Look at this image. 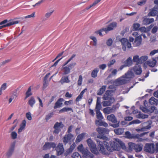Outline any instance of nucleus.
<instances>
[{"label":"nucleus","mask_w":158,"mask_h":158,"mask_svg":"<svg viewBox=\"0 0 158 158\" xmlns=\"http://www.w3.org/2000/svg\"><path fill=\"white\" fill-rule=\"evenodd\" d=\"M86 142L91 152L95 155L98 154L99 152L96 147V144L93 140L89 138L86 140Z\"/></svg>","instance_id":"nucleus-1"},{"label":"nucleus","mask_w":158,"mask_h":158,"mask_svg":"<svg viewBox=\"0 0 158 158\" xmlns=\"http://www.w3.org/2000/svg\"><path fill=\"white\" fill-rule=\"evenodd\" d=\"M107 118L108 121L111 122L112 123H114L110 125L111 126L114 128H117L119 126L120 122L117 120L114 114H111L107 115Z\"/></svg>","instance_id":"nucleus-2"},{"label":"nucleus","mask_w":158,"mask_h":158,"mask_svg":"<svg viewBox=\"0 0 158 158\" xmlns=\"http://www.w3.org/2000/svg\"><path fill=\"white\" fill-rule=\"evenodd\" d=\"M106 140H104L103 141H101L100 140H97V141L98 144V146L100 148L99 151L102 154H107V152L104 147V145L107 148L108 146V143L106 141Z\"/></svg>","instance_id":"nucleus-3"},{"label":"nucleus","mask_w":158,"mask_h":158,"mask_svg":"<svg viewBox=\"0 0 158 158\" xmlns=\"http://www.w3.org/2000/svg\"><path fill=\"white\" fill-rule=\"evenodd\" d=\"M74 139L75 137L73 135L69 133L64 135L63 138V141L65 144H66L68 143L71 144Z\"/></svg>","instance_id":"nucleus-4"},{"label":"nucleus","mask_w":158,"mask_h":158,"mask_svg":"<svg viewBox=\"0 0 158 158\" xmlns=\"http://www.w3.org/2000/svg\"><path fill=\"white\" fill-rule=\"evenodd\" d=\"M7 22L8 20L6 19L0 23V25H2L0 26V29L3 28L9 27L19 23V21H11L6 23Z\"/></svg>","instance_id":"nucleus-5"},{"label":"nucleus","mask_w":158,"mask_h":158,"mask_svg":"<svg viewBox=\"0 0 158 158\" xmlns=\"http://www.w3.org/2000/svg\"><path fill=\"white\" fill-rule=\"evenodd\" d=\"M96 131L98 132V134L97 135V137L100 139H102L103 141L107 140L108 138L104 135V133L103 128L99 127L96 129Z\"/></svg>","instance_id":"nucleus-6"},{"label":"nucleus","mask_w":158,"mask_h":158,"mask_svg":"<svg viewBox=\"0 0 158 158\" xmlns=\"http://www.w3.org/2000/svg\"><path fill=\"white\" fill-rule=\"evenodd\" d=\"M144 151L146 152L153 153L155 152V145L153 143H147L144 148Z\"/></svg>","instance_id":"nucleus-7"},{"label":"nucleus","mask_w":158,"mask_h":158,"mask_svg":"<svg viewBox=\"0 0 158 158\" xmlns=\"http://www.w3.org/2000/svg\"><path fill=\"white\" fill-rule=\"evenodd\" d=\"M148 132H143L140 134H133L132 139H137V141L138 142H142L146 140L145 139H143L142 137L145 134L148 133Z\"/></svg>","instance_id":"nucleus-8"},{"label":"nucleus","mask_w":158,"mask_h":158,"mask_svg":"<svg viewBox=\"0 0 158 158\" xmlns=\"http://www.w3.org/2000/svg\"><path fill=\"white\" fill-rule=\"evenodd\" d=\"M129 80L127 79L124 76L118 78L116 80L117 84L119 85L125 84L129 82Z\"/></svg>","instance_id":"nucleus-9"},{"label":"nucleus","mask_w":158,"mask_h":158,"mask_svg":"<svg viewBox=\"0 0 158 158\" xmlns=\"http://www.w3.org/2000/svg\"><path fill=\"white\" fill-rule=\"evenodd\" d=\"M119 148L117 146L116 143L114 141H111L110 142V147H107V149L110 152H113L114 150H118Z\"/></svg>","instance_id":"nucleus-10"},{"label":"nucleus","mask_w":158,"mask_h":158,"mask_svg":"<svg viewBox=\"0 0 158 158\" xmlns=\"http://www.w3.org/2000/svg\"><path fill=\"white\" fill-rule=\"evenodd\" d=\"M111 98L114 99L113 97V95L111 93L110 90H107L105 94L103 95L102 97L103 100L106 101L111 100Z\"/></svg>","instance_id":"nucleus-11"},{"label":"nucleus","mask_w":158,"mask_h":158,"mask_svg":"<svg viewBox=\"0 0 158 158\" xmlns=\"http://www.w3.org/2000/svg\"><path fill=\"white\" fill-rule=\"evenodd\" d=\"M56 144L53 142H46L43 146V149L46 150L50 149L51 148H54L56 147Z\"/></svg>","instance_id":"nucleus-12"},{"label":"nucleus","mask_w":158,"mask_h":158,"mask_svg":"<svg viewBox=\"0 0 158 158\" xmlns=\"http://www.w3.org/2000/svg\"><path fill=\"white\" fill-rule=\"evenodd\" d=\"M117 26V23L116 22H113L110 23L107 28H103L102 30L104 31L106 33H107L108 31L112 30Z\"/></svg>","instance_id":"nucleus-13"},{"label":"nucleus","mask_w":158,"mask_h":158,"mask_svg":"<svg viewBox=\"0 0 158 158\" xmlns=\"http://www.w3.org/2000/svg\"><path fill=\"white\" fill-rule=\"evenodd\" d=\"M56 150L58 156L62 155L64 151L63 144L61 143H59L56 148Z\"/></svg>","instance_id":"nucleus-14"},{"label":"nucleus","mask_w":158,"mask_h":158,"mask_svg":"<svg viewBox=\"0 0 158 158\" xmlns=\"http://www.w3.org/2000/svg\"><path fill=\"white\" fill-rule=\"evenodd\" d=\"M142 37L141 35L137 36L135 38L133 45L134 47H137L139 46L141 43Z\"/></svg>","instance_id":"nucleus-15"},{"label":"nucleus","mask_w":158,"mask_h":158,"mask_svg":"<svg viewBox=\"0 0 158 158\" xmlns=\"http://www.w3.org/2000/svg\"><path fill=\"white\" fill-rule=\"evenodd\" d=\"M114 99L111 98V100H109L102 102V104L103 107L109 106H110L114 102Z\"/></svg>","instance_id":"nucleus-16"},{"label":"nucleus","mask_w":158,"mask_h":158,"mask_svg":"<svg viewBox=\"0 0 158 158\" xmlns=\"http://www.w3.org/2000/svg\"><path fill=\"white\" fill-rule=\"evenodd\" d=\"M82 153L86 158H93L94 156V155L87 149H85Z\"/></svg>","instance_id":"nucleus-17"},{"label":"nucleus","mask_w":158,"mask_h":158,"mask_svg":"<svg viewBox=\"0 0 158 158\" xmlns=\"http://www.w3.org/2000/svg\"><path fill=\"white\" fill-rule=\"evenodd\" d=\"M64 101V99L62 98H60L55 103V106L54 107V109L61 107L62 104V102Z\"/></svg>","instance_id":"nucleus-18"},{"label":"nucleus","mask_w":158,"mask_h":158,"mask_svg":"<svg viewBox=\"0 0 158 158\" xmlns=\"http://www.w3.org/2000/svg\"><path fill=\"white\" fill-rule=\"evenodd\" d=\"M133 71L136 75H139L142 72V69L140 66L136 65L133 69Z\"/></svg>","instance_id":"nucleus-19"},{"label":"nucleus","mask_w":158,"mask_h":158,"mask_svg":"<svg viewBox=\"0 0 158 158\" xmlns=\"http://www.w3.org/2000/svg\"><path fill=\"white\" fill-rule=\"evenodd\" d=\"M120 41L121 42L123 45L122 49L123 51H125L126 50V44L128 42V40L127 39L123 38L120 40Z\"/></svg>","instance_id":"nucleus-20"},{"label":"nucleus","mask_w":158,"mask_h":158,"mask_svg":"<svg viewBox=\"0 0 158 158\" xmlns=\"http://www.w3.org/2000/svg\"><path fill=\"white\" fill-rule=\"evenodd\" d=\"M86 135V136H87L88 134L85 133H83L78 135L76 138L75 141L76 143H77L80 142L83 139Z\"/></svg>","instance_id":"nucleus-21"},{"label":"nucleus","mask_w":158,"mask_h":158,"mask_svg":"<svg viewBox=\"0 0 158 158\" xmlns=\"http://www.w3.org/2000/svg\"><path fill=\"white\" fill-rule=\"evenodd\" d=\"M154 20L153 18L150 19L144 18L143 20V24L145 25H147L154 22Z\"/></svg>","instance_id":"nucleus-22"},{"label":"nucleus","mask_w":158,"mask_h":158,"mask_svg":"<svg viewBox=\"0 0 158 158\" xmlns=\"http://www.w3.org/2000/svg\"><path fill=\"white\" fill-rule=\"evenodd\" d=\"M156 63V60L154 58L152 60H149L147 61V64L150 67H154Z\"/></svg>","instance_id":"nucleus-23"},{"label":"nucleus","mask_w":158,"mask_h":158,"mask_svg":"<svg viewBox=\"0 0 158 158\" xmlns=\"http://www.w3.org/2000/svg\"><path fill=\"white\" fill-rule=\"evenodd\" d=\"M15 143H14L11 146L8 151L7 153V155L8 156H10L13 154L15 148Z\"/></svg>","instance_id":"nucleus-24"},{"label":"nucleus","mask_w":158,"mask_h":158,"mask_svg":"<svg viewBox=\"0 0 158 158\" xmlns=\"http://www.w3.org/2000/svg\"><path fill=\"white\" fill-rule=\"evenodd\" d=\"M127 79L132 78L134 77V74L131 71H128L127 73L123 75Z\"/></svg>","instance_id":"nucleus-25"},{"label":"nucleus","mask_w":158,"mask_h":158,"mask_svg":"<svg viewBox=\"0 0 158 158\" xmlns=\"http://www.w3.org/2000/svg\"><path fill=\"white\" fill-rule=\"evenodd\" d=\"M26 123L25 120H24L23 121L22 123L20 126V127L18 130V133H19L21 132L22 130L26 126Z\"/></svg>","instance_id":"nucleus-26"},{"label":"nucleus","mask_w":158,"mask_h":158,"mask_svg":"<svg viewBox=\"0 0 158 158\" xmlns=\"http://www.w3.org/2000/svg\"><path fill=\"white\" fill-rule=\"evenodd\" d=\"M87 90L86 88H85L83 89L80 93V94L78 96L76 99V102H78L80 101L82 98L83 95L84 94L85 92Z\"/></svg>","instance_id":"nucleus-27"},{"label":"nucleus","mask_w":158,"mask_h":158,"mask_svg":"<svg viewBox=\"0 0 158 158\" xmlns=\"http://www.w3.org/2000/svg\"><path fill=\"white\" fill-rule=\"evenodd\" d=\"M70 80L67 76H64L62 77L60 81V82L63 84L64 83H69Z\"/></svg>","instance_id":"nucleus-28"},{"label":"nucleus","mask_w":158,"mask_h":158,"mask_svg":"<svg viewBox=\"0 0 158 158\" xmlns=\"http://www.w3.org/2000/svg\"><path fill=\"white\" fill-rule=\"evenodd\" d=\"M143 146L142 144H136L134 150L136 152H139L142 151Z\"/></svg>","instance_id":"nucleus-29"},{"label":"nucleus","mask_w":158,"mask_h":158,"mask_svg":"<svg viewBox=\"0 0 158 158\" xmlns=\"http://www.w3.org/2000/svg\"><path fill=\"white\" fill-rule=\"evenodd\" d=\"M62 70L64 72V75L68 74L70 73V69L67 66H66L65 67H63L62 68Z\"/></svg>","instance_id":"nucleus-30"},{"label":"nucleus","mask_w":158,"mask_h":158,"mask_svg":"<svg viewBox=\"0 0 158 158\" xmlns=\"http://www.w3.org/2000/svg\"><path fill=\"white\" fill-rule=\"evenodd\" d=\"M132 64L131 58V57L128 58L125 61V65L126 66H130Z\"/></svg>","instance_id":"nucleus-31"},{"label":"nucleus","mask_w":158,"mask_h":158,"mask_svg":"<svg viewBox=\"0 0 158 158\" xmlns=\"http://www.w3.org/2000/svg\"><path fill=\"white\" fill-rule=\"evenodd\" d=\"M115 133L118 135H121L124 132V129L123 128H118L114 130Z\"/></svg>","instance_id":"nucleus-32"},{"label":"nucleus","mask_w":158,"mask_h":158,"mask_svg":"<svg viewBox=\"0 0 158 158\" xmlns=\"http://www.w3.org/2000/svg\"><path fill=\"white\" fill-rule=\"evenodd\" d=\"M158 100L153 97H151L149 100V102L151 105H156Z\"/></svg>","instance_id":"nucleus-33"},{"label":"nucleus","mask_w":158,"mask_h":158,"mask_svg":"<svg viewBox=\"0 0 158 158\" xmlns=\"http://www.w3.org/2000/svg\"><path fill=\"white\" fill-rule=\"evenodd\" d=\"M99 70L98 68L94 69L92 72L91 76L92 77L95 78L97 77V74L99 72Z\"/></svg>","instance_id":"nucleus-34"},{"label":"nucleus","mask_w":158,"mask_h":158,"mask_svg":"<svg viewBox=\"0 0 158 158\" xmlns=\"http://www.w3.org/2000/svg\"><path fill=\"white\" fill-rule=\"evenodd\" d=\"M96 112V116L97 119L99 120H102L103 118V117L102 114L100 111H95Z\"/></svg>","instance_id":"nucleus-35"},{"label":"nucleus","mask_w":158,"mask_h":158,"mask_svg":"<svg viewBox=\"0 0 158 158\" xmlns=\"http://www.w3.org/2000/svg\"><path fill=\"white\" fill-rule=\"evenodd\" d=\"M106 87V86L103 85L100 88L99 90L98 91L97 94L98 95H101L103 94L105 90Z\"/></svg>","instance_id":"nucleus-36"},{"label":"nucleus","mask_w":158,"mask_h":158,"mask_svg":"<svg viewBox=\"0 0 158 158\" xmlns=\"http://www.w3.org/2000/svg\"><path fill=\"white\" fill-rule=\"evenodd\" d=\"M151 127L150 124L148 125L147 126H146L140 129L137 128L135 129V131L138 132L140 131H145V129H150Z\"/></svg>","instance_id":"nucleus-37"},{"label":"nucleus","mask_w":158,"mask_h":158,"mask_svg":"<svg viewBox=\"0 0 158 158\" xmlns=\"http://www.w3.org/2000/svg\"><path fill=\"white\" fill-rule=\"evenodd\" d=\"M35 102V99L33 97H31L28 101L29 104L32 107Z\"/></svg>","instance_id":"nucleus-38"},{"label":"nucleus","mask_w":158,"mask_h":158,"mask_svg":"<svg viewBox=\"0 0 158 158\" xmlns=\"http://www.w3.org/2000/svg\"><path fill=\"white\" fill-rule=\"evenodd\" d=\"M64 126V125L61 122H57L54 125V128H60L63 127Z\"/></svg>","instance_id":"nucleus-39"},{"label":"nucleus","mask_w":158,"mask_h":158,"mask_svg":"<svg viewBox=\"0 0 158 158\" xmlns=\"http://www.w3.org/2000/svg\"><path fill=\"white\" fill-rule=\"evenodd\" d=\"M69 111H73L72 108H71L64 107L60 110L59 112L60 113H61L63 112H67Z\"/></svg>","instance_id":"nucleus-40"},{"label":"nucleus","mask_w":158,"mask_h":158,"mask_svg":"<svg viewBox=\"0 0 158 158\" xmlns=\"http://www.w3.org/2000/svg\"><path fill=\"white\" fill-rule=\"evenodd\" d=\"M26 97L25 98V99L29 97L32 94L31 92V86H30L28 88L27 91L26 92Z\"/></svg>","instance_id":"nucleus-41"},{"label":"nucleus","mask_w":158,"mask_h":158,"mask_svg":"<svg viewBox=\"0 0 158 158\" xmlns=\"http://www.w3.org/2000/svg\"><path fill=\"white\" fill-rule=\"evenodd\" d=\"M128 145L129 149L132 150L134 149L136 144L132 142H129L128 143Z\"/></svg>","instance_id":"nucleus-42"},{"label":"nucleus","mask_w":158,"mask_h":158,"mask_svg":"<svg viewBox=\"0 0 158 158\" xmlns=\"http://www.w3.org/2000/svg\"><path fill=\"white\" fill-rule=\"evenodd\" d=\"M133 60L134 62H136L138 63H140V58L138 56L136 55L133 57Z\"/></svg>","instance_id":"nucleus-43"},{"label":"nucleus","mask_w":158,"mask_h":158,"mask_svg":"<svg viewBox=\"0 0 158 158\" xmlns=\"http://www.w3.org/2000/svg\"><path fill=\"white\" fill-rule=\"evenodd\" d=\"M125 134L126 138L129 139H132L133 134H131L129 131H126Z\"/></svg>","instance_id":"nucleus-44"},{"label":"nucleus","mask_w":158,"mask_h":158,"mask_svg":"<svg viewBox=\"0 0 158 158\" xmlns=\"http://www.w3.org/2000/svg\"><path fill=\"white\" fill-rule=\"evenodd\" d=\"M73 158H82L81 156L77 152H75L72 155Z\"/></svg>","instance_id":"nucleus-45"},{"label":"nucleus","mask_w":158,"mask_h":158,"mask_svg":"<svg viewBox=\"0 0 158 158\" xmlns=\"http://www.w3.org/2000/svg\"><path fill=\"white\" fill-rule=\"evenodd\" d=\"M138 117L139 118H147L148 117V115L145 114H143L139 113L138 114Z\"/></svg>","instance_id":"nucleus-46"},{"label":"nucleus","mask_w":158,"mask_h":158,"mask_svg":"<svg viewBox=\"0 0 158 158\" xmlns=\"http://www.w3.org/2000/svg\"><path fill=\"white\" fill-rule=\"evenodd\" d=\"M90 38L93 41V45L94 46H96L97 45V41L96 38L94 36H90Z\"/></svg>","instance_id":"nucleus-47"},{"label":"nucleus","mask_w":158,"mask_h":158,"mask_svg":"<svg viewBox=\"0 0 158 158\" xmlns=\"http://www.w3.org/2000/svg\"><path fill=\"white\" fill-rule=\"evenodd\" d=\"M77 149L80 152H81L82 153L85 149L84 148L83 145L81 144L79 145L78 146V147H77Z\"/></svg>","instance_id":"nucleus-48"},{"label":"nucleus","mask_w":158,"mask_h":158,"mask_svg":"<svg viewBox=\"0 0 158 158\" xmlns=\"http://www.w3.org/2000/svg\"><path fill=\"white\" fill-rule=\"evenodd\" d=\"M148 59L147 56H141L140 58V63H142L146 61Z\"/></svg>","instance_id":"nucleus-49"},{"label":"nucleus","mask_w":158,"mask_h":158,"mask_svg":"<svg viewBox=\"0 0 158 158\" xmlns=\"http://www.w3.org/2000/svg\"><path fill=\"white\" fill-rule=\"evenodd\" d=\"M140 24L138 23H135L133 24V27L134 30L137 31L139 30V27H140Z\"/></svg>","instance_id":"nucleus-50"},{"label":"nucleus","mask_w":158,"mask_h":158,"mask_svg":"<svg viewBox=\"0 0 158 158\" xmlns=\"http://www.w3.org/2000/svg\"><path fill=\"white\" fill-rule=\"evenodd\" d=\"M103 111L105 114H110V111L109 110V107H108L103 109Z\"/></svg>","instance_id":"nucleus-51"},{"label":"nucleus","mask_w":158,"mask_h":158,"mask_svg":"<svg viewBox=\"0 0 158 158\" xmlns=\"http://www.w3.org/2000/svg\"><path fill=\"white\" fill-rule=\"evenodd\" d=\"M119 106V103H117L115 105H113L112 107L115 112L118 109Z\"/></svg>","instance_id":"nucleus-52"},{"label":"nucleus","mask_w":158,"mask_h":158,"mask_svg":"<svg viewBox=\"0 0 158 158\" xmlns=\"http://www.w3.org/2000/svg\"><path fill=\"white\" fill-rule=\"evenodd\" d=\"M102 108V106L101 104H96L95 109V111H100Z\"/></svg>","instance_id":"nucleus-53"},{"label":"nucleus","mask_w":158,"mask_h":158,"mask_svg":"<svg viewBox=\"0 0 158 158\" xmlns=\"http://www.w3.org/2000/svg\"><path fill=\"white\" fill-rule=\"evenodd\" d=\"M116 61L114 59H113L109 61L107 64V66L108 67H110L112 65H113L115 62Z\"/></svg>","instance_id":"nucleus-54"},{"label":"nucleus","mask_w":158,"mask_h":158,"mask_svg":"<svg viewBox=\"0 0 158 158\" xmlns=\"http://www.w3.org/2000/svg\"><path fill=\"white\" fill-rule=\"evenodd\" d=\"M82 77L81 75H80L79 76V78L77 81V85L79 86H81L82 83Z\"/></svg>","instance_id":"nucleus-55"},{"label":"nucleus","mask_w":158,"mask_h":158,"mask_svg":"<svg viewBox=\"0 0 158 158\" xmlns=\"http://www.w3.org/2000/svg\"><path fill=\"white\" fill-rule=\"evenodd\" d=\"M141 123V121L138 120L136 119L135 120H134L132 121L131 122H130L129 123V125H131L132 124H139Z\"/></svg>","instance_id":"nucleus-56"},{"label":"nucleus","mask_w":158,"mask_h":158,"mask_svg":"<svg viewBox=\"0 0 158 158\" xmlns=\"http://www.w3.org/2000/svg\"><path fill=\"white\" fill-rule=\"evenodd\" d=\"M75 146V143H73V144L70 146V148L69 149V152H71L74 149Z\"/></svg>","instance_id":"nucleus-57"},{"label":"nucleus","mask_w":158,"mask_h":158,"mask_svg":"<svg viewBox=\"0 0 158 158\" xmlns=\"http://www.w3.org/2000/svg\"><path fill=\"white\" fill-rule=\"evenodd\" d=\"M146 0H141L137 2V4L139 6H143L146 3Z\"/></svg>","instance_id":"nucleus-58"},{"label":"nucleus","mask_w":158,"mask_h":158,"mask_svg":"<svg viewBox=\"0 0 158 158\" xmlns=\"http://www.w3.org/2000/svg\"><path fill=\"white\" fill-rule=\"evenodd\" d=\"M17 133L15 131L12 132L11 133V136L13 139H15L17 137Z\"/></svg>","instance_id":"nucleus-59"},{"label":"nucleus","mask_w":158,"mask_h":158,"mask_svg":"<svg viewBox=\"0 0 158 158\" xmlns=\"http://www.w3.org/2000/svg\"><path fill=\"white\" fill-rule=\"evenodd\" d=\"M76 65V63L74 62L68 65V67H69V68L71 69H73Z\"/></svg>","instance_id":"nucleus-60"},{"label":"nucleus","mask_w":158,"mask_h":158,"mask_svg":"<svg viewBox=\"0 0 158 158\" xmlns=\"http://www.w3.org/2000/svg\"><path fill=\"white\" fill-rule=\"evenodd\" d=\"M7 88V84L6 83H4L2 85L0 89L2 90H4L6 89Z\"/></svg>","instance_id":"nucleus-61"},{"label":"nucleus","mask_w":158,"mask_h":158,"mask_svg":"<svg viewBox=\"0 0 158 158\" xmlns=\"http://www.w3.org/2000/svg\"><path fill=\"white\" fill-rule=\"evenodd\" d=\"M53 114L52 113L48 114L46 115L45 119L46 120H49L53 116Z\"/></svg>","instance_id":"nucleus-62"},{"label":"nucleus","mask_w":158,"mask_h":158,"mask_svg":"<svg viewBox=\"0 0 158 158\" xmlns=\"http://www.w3.org/2000/svg\"><path fill=\"white\" fill-rule=\"evenodd\" d=\"M26 117L27 119L29 120H31L32 119L31 113L30 112H27L26 114Z\"/></svg>","instance_id":"nucleus-63"},{"label":"nucleus","mask_w":158,"mask_h":158,"mask_svg":"<svg viewBox=\"0 0 158 158\" xmlns=\"http://www.w3.org/2000/svg\"><path fill=\"white\" fill-rule=\"evenodd\" d=\"M113 43V40L112 39L110 38L106 42V44L108 46H111Z\"/></svg>","instance_id":"nucleus-64"}]
</instances>
